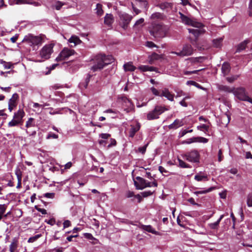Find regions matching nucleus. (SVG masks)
<instances>
[{
	"mask_svg": "<svg viewBox=\"0 0 252 252\" xmlns=\"http://www.w3.org/2000/svg\"><path fill=\"white\" fill-rule=\"evenodd\" d=\"M180 15V18L182 20V23L184 24L189 25L191 26L192 27L198 28L199 29H188L189 32L190 33H192L194 37L197 38L201 34L204 33L206 32L205 30L203 29L204 27V25L198 21H196L195 19L193 18H189L181 12L179 13Z\"/></svg>",
	"mask_w": 252,
	"mask_h": 252,
	"instance_id": "obj_1",
	"label": "nucleus"
},
{
	"mask_svg": "<svg viewBox=\"0 0 252 252\" xmlns=\"http://www.w3.org/2000/svg\"><path fill=\"white\" fill-rule=\"evenodd\" d=\"M93 61L94 64L91 69L93 72H95L101 70L105 66L112 63L114 61V58L111 55L99 54L94 57Z\"/></svg>",
	"mask_w": 252,
	"mask_h": 252,
	"instance_id": "obj_2",
	"label": "nucleus"
},
{
	"mask_svg": "<svg viewBox=\"0 0 252 252\" xmlns=\"http://www.w3.org/2000/svg\"><path fill=\"white\" fill-rule=\"evenodd\" d=\"M169 30V28L168 26L153 22L150 28L149 32L150 34L154 37L161 38L166 36Z\"/></svg>",
	"mask_w": 252,
	"mask_h": 252,
	"instance_id": "obj_3",
	"label": "nucleus"
},
{
	"mask_svg": "<svg viewBox=\"0 0 252 252\" xmlns=\"http://www.w3.org/2000/svg\"><path fill=\"white\" fill-rule=\"evenodd\" d=\"M45 37V36L43 34L35 36L29 34L25 36L23 41L31 46L40 45L44 42Z\"/></svg>",
	"mask_w": 252,
	"mask_h": 252,
	"instance_id": "obj_4",
	"label": "nucleus"
},
{
	"mask_svg": "<svg viewBox=\"0 0 252 252\" xmlns=\"http://www.w3.org/2000/svg\"><path fill=\"white\" fill-rule=\"evenodd\" d=\"M233 94L238 99L248 101L252 104V99L247 95L245 88L243 87L234 88Z\"/></svg>",
	"mask_w": 252,
	"mask_h": 252,
	"instance_id": "obj_5",
	"label": "nucleus"
},
{
	"mask_svg": "<svg viewBox=\"0 0 252 252\" xmlns=\"http://www.w3.org/2000/svg\"><path fill=\"white\" fill-rule=\"evenodd\" d=\"M167 110L164 107L157 105L153 110L150 111L147 114V119L148 120L157 119L160 115Z\"/></svg>",
	"mask_w": 252,
	"mask_h": 252,
	"instance_id": "obj_6",
	"label": "nucleus"
},
{
	"mask_svg": "<svg viewBox=\"0 0 252 252\" xmlns=\"http://www.w3.org/2000/svg\"><path fill=\"white\" fill-rule=\"evenodd\" d=\"M54 44H49L44 46L40 51L39 55L44 60H47L50 58L53 52Z\"/></svg>",
	"mask_w": 252,
	"mask_h": 252,
	"instance_id": "obj_7",
	"label": "nucleus"
},
{
	"mask_svg": "<svg viewBox=\"0 0 252 252\" xmlns=\"http://www.w3.org/2000/svg\"><path fill=\"white\" fill-rule=\"evenodd\" d=\"M193 53V49L189 44H185L183 46L182 50L179 52L172 51L171 54H175L181 57L191 55Z\"/></svg>",
	"mask_w": 252,
	"mask_h": 252,
	"instance_id": "obj_8",
	"label": "nucleus"
},
{
	"mask_svg": "<svg viewBox=\"0 0 252 252\" xmlns=\"http://www.w3.org/2000/svg\"><path fill=\"white\" fill-rule=\"evenodd\" d=\"M75 51L74 50L70 49L67 48H64L56 58V61L57 62L63 61L68 59L70 56L74 55Z\"/></svg>",
	"mask_w": 252,
	"mask_h": 252,
	"instance_id": "obj_9",
	"label": "nucleus"
},
{
	"mask_svg": "<svg viewBox=\"0 0 252 252\" xmlns=\"http://www.w3.org/2000/svg\"><path fill=\"white\" fill-rule=\"evenodd\" d=\"M199 155L197 151L193 150L187 153L183 156L184 158L189 162H197L199 161Z\"/></svg>",
	"mask_w": 252,
	"mask_h": 252,
	"instance_id": "obj_10",
	"label": "nucleus"
},
{
	"mask_svg": "<svg viewBox=\"0 0 252 252\" xmlns=\"http://www.w3.org/2000/svg\"><path fill=\"white\" fill-rule=\"evenodd\" d=\"M120 20L121 21L122 27L126 30L129 25V23L132 19V16L127 14L122 13L120 15Z\"/></svg>",
	"mask_w": 252,
	"mask_h": 252,
	"instance_id": "obj_11",
	"label": "nucleus"
},
{
	"mask_svg": "<svg viewBox=\"0 0 252 252\" xmlns=\"http://www.w3.org/2000/svg\"><path fill=\"white\" fill-rule=\"evenodd\" d=\"M35 122L33 118H30L26 122V127H27L26 132L29 136H34L36 133V130L30 131L31 128H35Z\"/></svg>",
	"mask_w": 252,
	"mask_h": 252,
	"instance_id": "obj_12",
	"label": "nucleus"
},
{
	"mask_svg": "<svg viewBox=\"0 0 252 252\" xmlns=\"http://www.w3.org/2000/svg\"><path fill=\"white\" fill-rule=\"evenodd\" d=\"M208 141V139L202 137H193L189 139H188L186 140H185L182 142V144H191L192 143L194 142H199V143H207Z\"/></svg>",
	"mask_w": 252,
	"mask_h": 252,
	"instance_id": "obj_13",
	"label": "nucleus"
},
{
	"mask_svg": "<svg viewBox=\"0 0 252 252\" xmlns=\"http://www.w3.org/2000/svg\"><path fill=\"white\" fill-rule=\"evenodd\" d=\"M137 181L134 180V185L137 189H143L144 186L146 185V180L140 177H136Z\"/></svg>",
	"mask_w": 252,
	"mask_h": 252,
	"instance_id": "obj_14",
	"label": "nucleus"
},
{
	"mask_svg": "<svg viewBox=\"0 0 252 252\" xmlns=\"http://www.w3.org/2000/svg\"><path fill=\"white\" fill-rule=\"evenodd\" d=\"M194 180L197 182L207 181L209 180L208 175L202 172H199L194 176Z\"/></svg>",
	"mask_w": 252,
	"mask_h": 252,
	"instance_id": "obj_15",
	"label": "nucleus"
},
{
	"mask_svg": "<svg viewBox=\"0 0 252 252\" xmlns=\"http://www.w3.org/2000/svg\"><path fill=\"white\" fill-rule=\"evenodd\" d=\"M160 96H164L167 98L169 100L172 101L174 100V94H171L169 90L167 88H164L162 90L161 94H160Z\"/></svg>",
	"mask_w": 252,
	"mask_h": 252,
	"instance_id": "obj_16",
	"label": "nucleus"
},
{
	"mask_svg": "<svg viewBox=\"0 0 252 252\" xmlns=\"http://www.w3.org/2000/svg\"><path fill=\"white\" fill-rule=\"evenodd\" d=\"M15 3L17 4H32L35 6H38L40 5V4L32 0H15Z\"/></svg>",
	"mask_w": 252,
	"mask_h": 252,
	"instance_id": "obj_17",
	"label": "nucleus"
},
{
	"mask_svg": "<svg viewBox=\"0 0 252 252\" xmlns=\"http://www.w3.org/2000/svg\"><path fill=\"white\" fill-rule=\"evenodd\" d=\"M139 228L143 230L146 231L148 232L152 233V234L156 235H160L159 233L156 231L150 225H145L144 224H141L139 226Z\"/></svg>",
	"mask_w": 252,
	"mask_h": 252,
	"instance_id": "obj_18",
	"label": "nucleus"
},
{
	"mask_svg": "<svg viewBox=\"0 0 252 252\" xmlns=\"http://www.w3.org/2000/svg\"><path fill=\"white\" fill-rule=\"evenodd\" d=\"M68 42L70 44L71 47H75L76 45L81 43V40L76 35H72L68 39Z\"/></svg>",
	"mask_w": 252,
	"mask_h": 252,
	"instance_id": "obj_19",
	"label": "nucleus"
},
{
	"mask_svg": "<svg viewBox=\"0 0 252 252\" xmlns=\"http://www.w3.org/2000/svg\"><path fill=\"white\" fill-rule=\"evenodd\" d=\"M25 115V113L23 110H19L17 112L14 113L13 118L18 121L20 124L22 123V119Z\"/></svg>",
	"mask_w": 252,
	"mask_h": 252,
	"instance_id": "obj_20",
	"label": "nucleus"
},
{
	"mask_svg": "<svg viewBox=\"0 0 252 252\" xmlns=\"http://www.w3.org/2000/svg\"><path fill=\"white\" fill-rule=\"evenodd\" d=\"M122 100L123 102L126 103V106H127V108L124 107V111H125L126 113H128L131 111L133 108V105L130 100H129L126 97H123Z\"/></svg>",
	"mask_w": 252,
	"mask_h": 252,
	"instance_id": "obj_21",
	"label": "nucleus"
},
{
	"mask_svg": "<svg viewBox=\"0 0 252 252\" xmlns=\"http://www.w3.org/2000/svg\"><path fill=\"white\" fill-rule=\"evenodd\" d=\"M135 5L146 10L148 8V3L146 0H135Z\"/></svg>",
	"mask_w": 252,
	"mask_h": 252,
	"instance_id": "obj_22",
	"label": "nucleus"
},
{
	"mask_svg": "<svg viewBox=\"0 0 252 252\" xmlns=\"http://www.w3.org/2000/svg\"><path fill=\"white\" fill-rule=\"evenodd\" d=\"M183 123L182 120L176 119L174 122L169 125L168 127L169 129H176L180 126H183Z\"/></svg>",
	"mask_w": 252,
	"mask_h": 252,
	"instance_id": "obj_23",
	"label": "nucleus"
},
{
	"mask_svg": "<svg viewBox=\"0 0 252 252\" xmlns=\"http://www.w3.org/2000/svg\"><path fill=\"white\" fill-rule=\"evenodd\" d=\"M230 65L227 62L224 63L221 66V71L224 76L227 75L230 71Z\"/></svg>",
	"mask_w": 252,
	"mask_h": 252,
	"instance_id": "obj_24",
	"label": "nucleus"
},
{
	"mask_svg": "<svg viewBox=\"0 0 252 252\" xmlns=\"http://www.w3.org/2000/svg\"><path fill=\"white\" fill-rule=\"evenodd\" d=\"M224 217V215H222L220 216V218L218 220L215 222L211 223L208 224V226L209 228L211 229H218L219 226V224L220 221Z\"/></svg>",
	"mask_w": 252,
	"mask_h": 252,
	"instance_id": "obj_25",
	"label": "nucleus"
},
{
	"mask_svg": "<svg viewBox=\"0 0 252 252\" xmlns=\"http://www.w3.org/2000/svg\"><path fill=\"white\" fill-rule=\"evenodd\" d=\"M234 88H230L228 86L222 85H218V89L221 92L229 93H233Z\"/></svg>",
	"mask_w": 252,
	"mask_h": 252,
	"instance_id": "obj_26",
	"label": "nucleus"
},
{
	"mask_svg": "<svg viewBox=\"0 0 252 252\" xmlns=\"http://www.w3.org/2000/svg\"><path fill=\"white\" fill-rule=\"evenodd\" d=\"M114 22L113 16L112 14H107L104 18V23L108 26H110Z\"/></svg>",
	"mask_w": 252,
	"mask_h": 252,
	"instance_id": "obj_27",
	"label": "nucleus"
},
{
	"mask_svg": "<svg viewBox=\"0 0 252 252\" xmlns=\"http://www.w3.org/2000/svg\"><path fill=\"white\" fill-rule=\"evenodd\" d=\"M140 129V126L139 125L136 126H131L129 130V136L130 137H133L135 133L137 132Z\"/></svg>",
	"mask_w": 252,
	"mask_h": 252,
	"instance_id": "obj_28",
	"label": "nucleus"
},
{
	"mask_svg": "<svg viewBox=\"0 0 252 252\" xmlns=\"http://www.w3.org/2000/svg\"><path fill=\"white\" fill-rule=\"evenodd\" d=\"M150 18L153 21L161 20L163 19V15L160 13L155 12L152 14Z\"/></svg>",
	"mask_w": 252,
	"mask_h": 252,
	"instance_id": "obj_29",
	"label": "nucleus"
},
{
	"mask_svg": "<svg viewBox=\"0 0 252 252\" xmlns=\"http://www.w3.org/2000/svg\"><path fill=\"white\" fill-rule=\"evenodd\" d=\"M248 42V40H245L238 44L237 46L236 52H240L241 51L244 50L246 48V47Z\"/></svg>",
	"mask_w": 252,
	"mask_h": 252,
	"instance_id": "obj_30",
	"label": "nucleus"
},
{
	"mask_svg": "<svg viewBox=\"0 0 252 252\" xmlns=\"http://www.w3.org/2000/svg\"><path fill=\"white\" fill-rule=\"evenodd\" d=\"M223 38L220 37L213 40V45L216 48H220L222 45Z\"/></svg>",
	"mask_w": 252,
	"mask_h": 252,
	"instance_id": "obj_31",
	"label": "nucleus"
},
{
	"mask_svg": "<svg viewBox=\"0 0 252 252\" xmlns=\"http://www.w3.org/2000/svg\"><path fill=\"white\" fill-rule=\"evenodd\" d=\"M7 208V205L0 204V221L3 218L4 214H5Z\"/></svg>",
	"mask_w": 252,
	"mask_h": 252,
	"instance_id": "obj_32",
	"label": "nucleus"
},
{
	"mask_svg": "<svg viewBox=\"0 0 252 252\" xmlns=\"http://www.w3.org/2000/svg\"><path fill=\"white\" fill-rule=\"evenodd\" d=\"M124 68L125 71H133L135 67L130 63H128L124 65Z\"/></svg>",
	"mask_w": 252,
	"mask_h": 252,
	"instance_id": "obj_33",
	"label": "nucleus"
},
{
	"mask_svg": "<svg viewBox=\"0 0 252 252\" xmlns=\"http://www.w3.org/2000/svg\"><path fill=\"white\" fill-rule=\"evenodd\" d=\"M102 5L101 4L97 3L96 5L95 10L96 13L98 16H101L103 14L102 10Z\"/></svg>",
	"mask_w": 252,
	"mask_h": 252,
	"instance_id": "obj_34",
	"label": "nucleus"
},
{
	"mask_svg": "<svg viewBox=\"0 0 252 252\" xmlns=\"http://www.w3.org/2000/svg\"><path fill=\"white\" fill-rule=\"evenodd\" d=\"M215 189V187H211V188H210L208 189H206V190L195 191L194 193L195 194H196V195H198L199 194H205L206 193H208V192L212 191Z\"/></svg>",
	"mask_w": 252,
	"mask_h": 252,
	"instance_id": "obj_35",
	"label": "nucleus"
},
{
	"mask_svg": "<svg viewBox=\"0 0 252 252\" xmlns=\"http://www.w3.org/2000/svg\"><path fill=\"white\" fill-rule=\"evenodd\" d=\"M65 3L64 2L60 1H57L53 5V7L56 9L59 10H60L61 7Z\"/></svg>",
	"mask_w": 252,
	"mask_h": 252,
	"instance_id": "obj_36",
	"label": "nucleus"
},
{
	"mask_svg": "<svg viewBox=\"0 0 252 252\" xmlns=\"http://www.w3.org/2000/svg\"><path fill=\"white\" fill-rule=\"evenodd\" d=\"M179 166L181 168H191V166L180 158H178Z\"/></svg>",
	"mask_w": 252,
	"mask_h": 252,
	"instance_id": "obj_37",
	"label": "nucleus"
},
{
	"mask_svg": "<svg viewBox=\"0 0 252 252\" xmlns=\"http://www.w3.org/2000/svg\"><path fill=\"white\" fill-rule=\"evenodd\" d=\"M0 63L3 64L4 68L9 69L11 67L12 64L10 62H6L2 60H0Z\"/></svg>",
	"mask_w": 252,
	"mask_h": 252,
	"instance_id": "obj_38",
	"label": "nucleus"
},
{
	"mask_svg": "<svg viewBox=\"0 0 252 252\" xmlns=\"http://www.w3.org/2000/svg\"><path fill=\"white\" fill-rule=\"evenodd\" d=\"M17 106V102H14L12 100H9L8 102V109L11 112L13 109Z\"/></svg>",
	"mask_w": 252,
	"mask_h": 252,
	"instance_id": "obj_39",
	"label": "nucleus"
},
{
	"mask_svg": "<svg viewBox=\"0 0 252 252\" xmlns=\"http://www.w3.org/2000/svg\"><path fill=\"white\" fill-rule=\"evenodd\" d=\"M19 124H21L19 122H18V121H17V120L14 119V118H13V119L10 122H9L8 123V126L9 127H12V126H17Z\"/></svg>",
	"mask_w": 252,
	"mask_h": 252,
	"instance_id": "obj_40",
	"label": "nucleus"
},
{
	"mask_svg": "<svg viewBox=\"0 0 252 252\" xmlns=\"http://www.w3.org/2000/svg\"><path fill=\"white\" fill-rule=\"evenodd\" d=\"M144 22V19L143 18H141L138 20L135 23L134 25V28H136L137 27H142L143 26V24Z\"/></svg>",
	"mask_w": 252,
	"mask_h": 252,
	"instance_id": "obj_41",
	"label": "nucleus"
},
{
	"mask_svg": "<svg viewBox=\"0 0 252 252\" xmlns=\"http://www.w3.org/2000/svg\"><path fill=\"white\" fill-rule=\"evenodd\" d=\"M197 128L198 130L207 131L209 128V126L203 124L198 126Z\"/></svg>",
	"mask_w": 252,
	"mask_h": 252,
	"instance_id": "obj_42",
	"label": "nucleus"
},
{
	"mask_svg": "<svg viewBox=\"0 0 252 252\" xmlns=\"http://www.w3.org/2000/svg\"><path fill=\"white\" fill-rule=\"evenodd\" d=\"M146 185H145L144 186V189L147 188V187H152V186H154V187H157L158 186V184L156 182H153L152 183L150 182H148V181H147L146 180Z\"/></svg>",
	"mask_w": 252,
	"mask_h": 252,
	"instance_id": "obj_43",
	"label": "nucleus"
},
{
	"mask_svg": "<svg viewBox=\"0 0 252 252\" xmlns=\"http://www.w3.org/2000/svg\"><path fill=\"white\" fill-rule=\"evenodd\" d=\"M148 146V144H146L145 145L142 146V147H140L138 148L137 152H138L139 153H142V154H145L146 151V149H147V147Z\"/></svg>",
	"mask_w": 252,
	"mask_h": 252,
	"instance_id": "obj_44",
	"label": "nucleus"
},
{
	"mask_svg": "<svg viewBox=\"0 0 252 252\" xmlns=\"http://www.w3.org/2000/svg\"><path fill=\"white\" fill-rule=\"evenodd\" d=\"M247 205L249 207H252V193H250L247 196Z\"/></svg>",
	"mask_w": 252,
	"mask_h": 252,
	"instance_id": "obj_45",
	"label": "nucleus"
},
{
	"mask_svg": "<svg viewBox=\"0 0 252 252\" xmlns=\"http://www.w3.org/2000/svg\"><path fill=\"white\" fill-rule=\"evenodd\" d=\"M91 77V75L88 74L87 77L86 79L85 82L84 83L80 84V86H83L85 88H86L90 81V78Z\"/></svg>",
	"mask_w": 252,
	"mask_h": 252,
	"instance_id": "obj_46",
	"label": "nucleus"
},
{
	"mask_svg": "<svg viewBox=\"0 0 252 252\" xmlns=\"http://www.w3.org/2000/svg\"><path fill=\"white\" fill-rule=\"evenodd\" d=\"M239 77V75H234L230 77H227L226 80L229 83H232L235 80H237Z\"/></svg>",
	"mask_w": 252,
	"mask_h": 252,
	"instance_id": "obj_47",
	"label": "nucleus"
},
{
	"mask_svg": "<svg viewBox=\"0 0 252 252\" xmlns=\"http://www.w3.org/2000/svg\"><path fill=\"white\" fill-rule=\"evenodd\" d=\"M55 193L54 192H50V193L48 192V193H44L43 195V196L46 197V198L52 199L55 197Z\"/></svg>",
	"mask_w": 252,
	"mask_h": 252,
	"instance_id": "obj_48",
	"label": "nucleus"
},
{
	"mask_svg": "<svg viewBox=\"0 0 252 252\" xmlns=\"http://www.w3.org/2000/svg\"><path fill=\"white\" fill-rule=\"evenodd\" d=\"M58 138V135L57 134H56L52 132H49L46 138L49 139L50 138H54V139H57Z\"/></svg>",
	"mask_w": 252,
	"mask_h": 252,
	"instance_id": "obj_49",
	"label": "nucleus"
},
{
	"mask_svg": "<svg viewBox=\"0 0 252 252\" xmlns=\"http://www.w3.org/2000/svg\"><path fill=\"white\" fill-rule=\"evenodd\" d=\"M17 242L16 241L14 240L11 244L10 245L9 249H12L14 251L17 249Z\"/></svg>",
	"mask_w": 252,
	"mask_h": 252,
	"instance_id": "obj_50",
	"label": "nucleus"
},
{
	"mask_svg": "<svg viewBox=\"0 0 252 252\" xmlns=\"http://www.w3.org/2000/svg\"><path fill=\"white\" fill-rule=\"evenodd\" d=\"M160 58V55H159L156 53H154L153 54H152L151 56V59L152 60H158Z\"/></svg>",
	"mask_w": 252,
	"mask_h": 252,
	"instance_id": "obj_51",
	"label": "nucleus"
},
{
	"mask_svg": "<svg viewBox=\"0 0 252 252\" xmlns=\"http://www.w3.org/2000/svg\"><path fill=\"white\" fill-rule=\"evenodd\" d=\"M153 191H151L150 190L149 191H145L141 193L142 195L144 197H146L149 196L153 194Z\"/></svg>",
	"mask_w": 252,
	"mask_h": 252,
	"instance_id": "obj_52",
	"label": "nucleus"
},
{
	"mask_svg": "<svg viewBox=\"0 0 252 252\" xmlns=\"http://www.w3.org/2000/svg\"><path fill=\"white\" fill-rule=\"evenodd\" d=\"M39 237H40V235H37L35 236L30 237L29 239L28 242L29 243H32V242H34L35 241H36L38 238H39Z\"/></svg>",
	"mask_w": 252,
	"mask_h": 252,
	"instance_id": "obj_53",
	"label": "nucleus"
},
{
	"mask_svg": "<svg viewBox=\"0 0 252 252\" xmlns=\"http://www.w3.org/2000/svg\"><path fill=\"white\" fill-rule=\"evenodd\" d=\"M151 91L152 92L153 94L157 96H160V94H159V92L157 90L156 88L154 87H152L151 89Z\"/></svg>",
	"mask_w": 252,
	"mask_h": 252,
	"instance_id": "obj_54",
	"label": "nucleus"
},
{
	"mask_svg": "<svg viewBox=\"0 0 252 252\" xmlns=\"http://www.w3.org/2000/svg\"><path fill=\"white\" fill-rule=\"evenodd\" d=\"M138 68L142 71H149V66L148 65H141L139 66Z\"/></svg>",
	"mask_w": 252,
	"mask_h": 252,
	"instance_id": "obj_55",
	"label": "nucleus"
},
{
	"mask_svg": "<svg viewBox=\"0 0 252 252\" xmlns=\"http://www.w3.org/2000/svg\"><path fill=\"white\" fill-rule=\"evenodd\" d=\"M63 229H64L65 228H67V227L70 226V225H71V222H70V221L69 220H65L63 222Z\"/></svg>",
	"mask_w": 252,
	"mask_h": 252,
	"instance_id": "obj_56",
	"label": "nucleus"
},
{
	"mask_svg": "<svg viewBox=\"0 0 252 252\" xmlns=\"http://www.w3.org/2000/svg\"><path fill=\"white\" fill-rule=\"evenodd\" d=\"M198 71L199 70H193L191 71H185L184 73L186 75H189L192 74H196Z\"/></svg>",
	"mask_w": 252,
	"mask_h": 252,
	"instance_id": "obj_57",
	"label": "nucleus"
},
{
	"mask_svg": "<svg viewBox=\"0 0 252 252\" xmlns=\"http://www.w3.org/2000/svg\"><path fill=\"white\" fill-rule=\"evenodd\" d=\"M18 98V95L17 94L15 93L12 95V97L9 99L10 100L14 101L15 102H17V100Z\"/></svg>",
	"mask_w": 252,
	"mask_h": 252,
	"instance_id": "obj_58",
	"label": "nucleus"
},
{
	"mask_svg": "<svg viewBox=\"0 0 252 252\" xmlns=\"http://www.w3.org/2000/svg\"><path fill=\"white\" fill-rule=\"evenodd\" d=\"M131 5H132V9L136 15L139 14L141 12V11L139 9H138L135 7V6L134 4L133 3V2H131Z\"/></svg>",
	"mask_w": 252,
	"mask_h": 252,
	"instance_id": "obj_59",
	"label": "nucleus"
},
{
	"mask_svg": "<svg viewBox=\"0 0 252 252\" xmlns=\"http://www.w3.org/2000/svg\"><path fill=\"white\" fill-rule=\"evenodd\" d=\"M146 46L150 48H153L156 46V44L151 41H147L146 42Z\"/></svg>",
	"mask_w": 252,
	"mask_h": 252,
	"instance_id": "obj_60",
	"label": "nucleus"
},
{
	"mask_svg": "<svg viewBox=\"0 0 252 252\" xmlns=\"http://www.w3.org/2000/svg\"><path fill=\"white\" fill-rule=\"evenodd\" d=\"M170 4H171L170 3H168V2L161 3L160 4V7L162 9H164V8H167L168 7H170Z\"/></svg>",
	"mask_w": 252,
	"mask_h": 252,
	"instance_id": "obj_61",
	"label": "nucleus"
},
{
	"mask_svg": "<svg viewBox=\"0 0 252 252\" xmlns=\"http://www.w3.org/2000/svg\"><path fill=\"white\" fill-rule=\"evenodd\" d=\"M158 170L163 175H164V173H167L168 172L167 171H166L165 169L161 166L158 167Z\"/></svg>",
	"mask_w": 252,
	"mask_h": 252,
	"instance_id": "obj_62",
	"label": "nucleus"
},
{
	"mask_svg": "<svg viewBox=\"0 0 252 252\" xmlns=\"http://www.w3.org/2000/svg\"><path fill=\"white\" fill-rule=\"evenodd\" d=\"M100 136L103 139H106L110 137V134L108 133H102L100 135Z\"/></svg>",
	"mask_w": 252,
	"mask_h": 252,
	"instance_id": "obj_63",
	"label": "nucleus"
},
{
	"mask_svg": "<svg viewBox=\"0 0 252 252\" xmlns=\"http://www.w3.org/2000/svg\"><path fill=\"white\" fill-rule=\"evenodd\" d=\"M249 15L252 16V0H251L249 6Z\"/></svg>",
	"mask_w": 252,
	"mask_h": 252,
	"instance_id": "obj_64",
	"label": "nucleus"
}]
</instances>
